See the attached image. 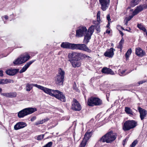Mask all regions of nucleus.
Segmentation results:
<instances>
[{
  "mask_svg": "<svg viewBox=\"0 0 147 147\" xmlns=\"http://www.w3.org/2000/svg\"><path fill=\"white\" fill-rule=\"evenodd\" d=\"M101 72L103 73L107 74H110L112 75L115 74V73L111 69L106 67L103 68L101 70Z\"/></svg>",
  "mask_w": 147,
  "mask_h": 147,
  "instance_id": "22",
  "label": "nucleus"
},
{
  "mask_svg": "<svg viewBox=\"0 0 147 147\" xmlns=\"http://www.w3.org/2000/svg\"><path fill=\"white\" fill-rule=\"evenodd\" d=\"M138 110L140 113V118L142 120L146 116L147 111L143 109L141 107H139Z\"/></svg>",
  "mask_w": 147,
  "mask_h": 147,
  "instance_id": "19",
  "label": "nucleus"
},
{
  "mask_svg": "<svg viewBox=\"0 0 147 147\" xmlns=\"http://www.w3.org/2000/svg\"><path fill=\"white\" fill-rule=\"evenodd\" d=\"M109 95L108 94H107L106 95V96H107V100H108V98L109 97Z\"/></svg>",
  "mask_w": 147,
  "mask_h": 147,
  "instance_id": "57",
  "label": "nucleus"
},
{
  "mask_svg": "<svg viewBox=\"0 0 147 147\" xmlns=\"http://www.w3.org/2000/svg\"><path fill=\"white\" fill-rule=\"evenodd\" d=\"M125 72V70H123V71H122L121 72V75L120 74V75L121 76H123V74Z\"/></svg>",
  "mask_w": 147,
  "mask_h": 147,
  "instance_id": "51",
  "label": "nucleus"
},
{
  "mask_svg": "<svg viewBox=\"0 0 147 147\" xmlns=\"http://www.w3.org/2000/svg\"><path fill=\"white\" fill-rule=\"evenodd\" d=\"M124 40L122 38L120 41L119 43V45L117 47L118 48L120 49L121 50L123 48L122 45L124 42Z\"/></svg>",
  "mask_w": 147,
  "mask_h": 147,
  "instance_id": "31",
  "label": "nucleus"
},
{
  "mask_svg": "<svg viewBox=\"0 0 147 147\" xmlns=\"http://www.w3.org/2000/svg\"><path fill=\"white\" fill-rule=\"evenodd\" d=\"M4 17L5 19L6 20H7L8 19V17L6 15H5Z\"/></svg>",
  "mask_w": 147,
  "mask_h": 147,
  "instance_id": "53",
  "label": "nucleus"
},
{
  "mask_svg": "<svg viewBox=\"0 0 147 147\" xmlns=\"http://www.w3.org/2000/svg\"><path fill=\"white\" fill-rule=\"evenodd\" d=\"M138 141L137 140H135L134 141V142L132 143V144L130 145V146L131 147H135L136 145L138 143Z\"/></svg>",
  "mask_w": 147,
  "mask_h": 147,
  "instance_id": "36",
  "label": "nucleus"
},
{
  "mask_svg": "<svg viewBox=\"0 0 147 147\" xmlns=\"http://www.w3.org/2000/svg\"><path fill=\"white\" fill-rule=\"evenodd\" d=\"M84 36V37L83 40V42L85 44L87 45L89 42L92 35L86 33V34H85Z\"/></svg>",
  "mask_w": 147,
  "mask_h": 147,
  "instance_id": "24",
  "label": "nucleus"
},
{
  "mask_svg": "<svg viewBox=\"0 0 147 147\" xmlns=\"http://www.w3.org/2000/svg\"><path fill=\"white\" fill-rule=\"evenodd\" d=\"M125 140H123V142H125Z\"/></svg>",
  "mask_w": 147,
  "mask_h": 147,
  "instance_id": "63",
  "label": "nucleus"
},
{
  "mask_svg": "<svg viewBox=\"0 0 147 147\" xmlns=\"http://www.w3.org/2000/svg\"><path fill=\"white\" fill-rule=\"evenodd\" d=\"M3 72L2 70H0V76L2 77L3 76Z\"/></svg>",
  "mask_w": 147,
  "mask_h": 147,
  "instance_id": "50",
  "label": "nucleus"
},
{
  "mask_svg": "<svg viewBox=\"0 0 147 147\" xmlns=\"http://www.w3.org/2000/svg\"><path fill=\"white\" fill-rule=\"evenodd\" d=\"M30 58V56L27 54L21 55L20 57L14 60L13 63L15 65L22 64L26 62Z\"/></svg>",
  "mask_w": 147,
  "mask_h": 147,
  "instance_id": "7",
  "label": "nucleus"
},
{
  "mask_svg": "<svg viewBox=\"0 0 147 147\" xmlns=\"http://www.w3.org/2000/svg\"><path fill=\"white\" fill-rule=\"evenodd\" d=\"M2 89L1 88H0V93L2 92Z\"/></svg>",
  "mask_w": 147,
  "mask_h": 147,
  "instance_id": "61",
  "label": "nucleus"
},
{
  "mask_svg": "<svg viewBox=\"0 0 147 147\" xmlns=\"http://www.w3.org/2000/svg\"><path fill=\"white\" fill-rule=\"evenodd\" d=\"M107 20L108 21V22H110L111 20V19H110V15L109 14H108L107 15Z\"/></svg>",
  "mask_w": 147,
  "mask_h": 147,
  "instance_id": "45",
  "label": "nucleus"
},
{
  "mask_svg": "<svg viewBox=\"0 0 147 147\" xmlns=\"http://www.w3.org/2000/svg\"><path fill=\"white\" fill-rule=\"evenodd\" d=\"M72 66L74 67H79L81 65V63L78 60V59L76 60H70Z\"/></svg>",
  "mask_w": 147,
  "mask_h": 147,
  "instance_id": "23",
  "label": "nucleus"
},
{
  "mask_svg": "<svg viewBox=\"0 0 147 147\" xmlns=\"http://www.w3.org/2000/svg\"><path fill=\"white\" fill-rule=\"evenodd\" d=\"M86 45L84 44H74L73 50H78L89 53L91 52L92 50L90 49Z\"/></svg>",
  "mask_w": 147,
  "mask_h": 147,
  "instance_id": "8",
  "label": "nucleus"
},
{
  "mask_svg": "<svg viewBox=\"0 0 147 147\" xmlns=\"http://www.w3.org/2000/svg\"><path fill=\"white\" fill-rule=\"evenodd\" d=\"M37 109L35 108H25L20 111L18 113V116L19 118H22L28 115L31 114L36 111Z\"/></svg>",
  "mask_w": 147,
  "mask_h": 147,
  "instance_id": "5",
  "label": "nucleus"
},
{
  "mask_svg": "<svg viewBox=\"0 0 147 147\" xmlns=\"http://www.w3.org/2000/svg\"><path fill=\"white\" fill-rule=\"evenodd\" d=\"M34 86L42 90L45 93L50 96H54L61 101L65 102L66 101L65 95L62 92L58 90H53L44 87L37 84H33Z\"/></svg>",
  "mask_w": 147,
  "mask_h": 147,
  "instance_id": "1",
  "label": "nucleus"
},
{
  "mask_svg": "<svg viewBox=\"0 0 147 147\" xmlns=\"http://www.w3.org/2000/svg\"><path fill=\"white\" fill-rule=\"evenodd\" d=\"M74 44H71L67 42H62L61 47L65 49H69L73 50Z\"/></svg>",
  "mask_w": 147,
  "mask_h": 147,
  "instance_id": "16",
  "label": "nucleus"
},
{
  "mask_svg": "<svg viewBox=\"0 0 147 147\" xmlns=\"http://www.w3.org/2000/svg\"><path fill=\"white\" fill-rule=\"evenodd\" d=\"M131 52L132 50L131 49H130L127 50L125 54V56L127 58L131 54Z\"/></svg>",
  "mask_w": 147,
  "mask_h": 147,
  "instance_id": "34",
  "label": "nucleus"
},
{
  "mask_svg": "<svg viewBox=\"0 0 147 147\" xmlns=\"http://www.w3.org/2000/svg\"><path fill=\"white\" fill-rule=\"evenodd\" d=\"M36 119V117L35 116H34L30 119V121H33L35 120Z\"/></svg>",
  "mask_w": 147,
  "mask_h": 147,
  "instance_id": "48",
  "label": "nucleus"
},
{
  "mask_svg": "<svg viewBox=\"0 0 147 147\" xmlns=\"http://www.w3.org/2000/svg\"><path fill=\"white\" fill-rule=\"evenodd\" d=\"M93 27L94 26H90L88 29V31H87L86 33L92 35L94 31V29L93 28Z\"/></svg>",
  "mask_w": 147,
  "mask_h": 147,
  "instance_id": "29",
  "label": "nucleus"
},
{
  "mask_svg": "<svg viewBox=\"0 0 147 147\" xmlns=\"http://www.w3.org/2000/svg\"><path fill=\"white\" fill-rule=\"evenodd\" d=\"M146 48H147V46L146 47Z\"/></svg>",
  "mask_w": 147,
  "mask_h": 147,
  "instance_id": "64",
  "label": "nucleus"
},
{
  "mask_svg": "<svg viewBox=\"0 0 147 147\" xmlns=\"http://www.w3.org/2000/svg\"><path fill=\"white\" fill-rule=\"evenodd\" d=\"M53 144V142H50L48 143L43 147H51Z\"/></svg>",
  "mask_w": 147,
  "mask_h": 147,
  "instance_id": "37",
  "label": "nucleus"
},
{
  "mask_svg": "<svg viewBox=\"0 0 147 147\" xmlns=\"http://www.w3.org/2000/svg\"><path fill=\"white\" fill-rule=\"evenodd\" d=\"M17 93L16 92H9V98H12L15 97L16 96Z\"/></svg>",
  "mask_w": 147,
  "mask_h": 147,
  "instance_id": "33",
  "label": "nucleus"
},
{
  "mask_svg": "<svg viewBox=\"0 0 147 147\" xmlns=\"http://www.w3.org/2000/svg\"><path fill=\"white\" fill-rule=\"evenodd\" d=\"M129 30H127V29H126V30H126V31H128V32H130V30H131V29H130V28H129Z\"/></svg>",
  "mask_w": 147,
  "mask_h": 147,
  "instance_id": "60",
  "label": "nucleus"
},
{
  "mask_svg": "<svg viewBox=\"0 0 147 147\" xmlns=\"http://www.w3.org/2000/svg\"><path fill=\"white\" fill-rule=\"evenodd\" d=\"M125 112L128 114H129L132 115H133V112L129 107H126L125 108Z\"/></svg>",
  "mask_w": 147,
  "mask_h": 147,
  "instance_id": "27",
  "label": "nucleus"
},
{
  "mask_svg": "<svg viewBox=\"0 0 147 147\" xmlns=\"http://www.w3.org/2000/svg\"><path fill=\"white\" fill-rule=\"evenodd\" d=\"M147 8V5H140L139 6L137 7L136 8L134 11L136 14H138L139 13L141 12L144 9Z\"/></svg>",
  "mask_w": 147,
  "mask_h": 147,
  "instance_id": "20",
  "label": "nucleus"
},
{
  "mask_svg": "<svg viewBox=\"0 0 147 147\" xmlns=\"http://www.w3.org/2000/svg\"><path fill=\"white\" fill-rule=\"evenodd\" d=\"M131 19V18L130 17H128L127 18H126V19L125 20L128 21H129Z\"/></svg>",
  "mask_w": 147,
  "mask_h": 147,
  "instance_id": "52",
  "label": "nucleus"
},
{
  "mask_svg": "<svg viewBox=\"0 0 147 147\" xmlns=\"http://www.w3.org/2000/svg\"><path fill=\"white\" fill-rule=\"evenodd\" d=\"M137 125V122L135 120H127L125 122L123 125V129L125 131H128L135 128Z\"/></svg>",
  "mask_w": 147,
  "mask_h": 147,
  "instance_id": "4",
  "label": "nucleus"
},
{
  "mask_svg": "<svg viewBox=\"0 0 147 147\" xmlns=\"http://www.w3.org/2000/svg\"><path fill=\"white\" fill-rule=\"evenodd\" d=\"M84 58H87V59L89 60H91L92 59V58L91 57L89 56H88L85 54V57Z\"/></svg>",
  "mask_w": 147,
  "mask_h": 147,
  "instance_id": "43",
  "label": "nucleus"
},
{
  "mask_svg": "<svg viewBox=\"0 0 147 147\" xmlns=\"http://www.w3.org/2000/svg\"><path fill=\"white\" fill-rule=\"evenodd\" d=\"M146 32V35L147 36V31L146 30V32Z\"/></svg>",
  "mask_w": 147,
  "mask_h": 147,
  "instance_id": "62",
  "label": "nucleus"
},
{
  "mask_svg": "<svg viewBox=\"0 0 147 147\" xmlns=\"http://www.w3.org/2000/svg\"><path fill=\"white\" fill-rule=\"evenodd\" d=\"M138 27L140 30H142L144 32L146 31V29L141 24H138L137 26Z\"/></svg>",
  "mask_w": 147,
  "mask_h": 147,
  "instance_id": "30",
  "label": "nucleus"
},
{
  "mask_svg": "<svg viewBox=\"0 0 147 147\" xmlns=\"http://www.w3.org/2000/svg\"><path fill=\"white\" fill-rule=\"evenodd\" d=\"M92 134V131L88 132L87 131L85 134L83 140H84L86 143V142L91 137Z\"/></svg>",
  "mask_w": 147,
  "mask_h": 147,
  "instance_id": "25",
  "label": "nucleus"
},
{
  "mask_svg": "<svg viewBox=\"0 0 147 147\" xmlns=\"http://www.w3.org/2000/svg\"><path fill=\"white\" fill-rule=\"evenodd\" d=\"M86 144V143L84 140H82L79 147H85Z\"/></svg>",
  "mask_w": 147,
  "mask_h": 147,
  "instance_id": "38",
  "label": "nucleus"
},
{
  "mask_svg": "<svg viewBox=\"0 0 147 147\" xmlns=\"http://www.w3.org/2000/svg\"><path fill=\"white\" fill-rule=\"evenodd\" d=\"M124 21H125V24L126 25H127L128 24V21H127L125 20H124Z\"/></svg>",
  "mask_w": 147,
  "mask_h": 147,
  "instance_id": "56",
  "label": "nucleus"
},
{
  "mask_svg": "<svg viewBox=\"0 0 147 147\" xmlns=\"http://www.w3.org/2000/svg\"><path fill=\"white\" fill-rule=\"evenodd\" d=\"M65 72L61 68H59L58 70V72L55 78V81L56 84L59 85H62L64 79Z\"/></svg>",
  "mask_w": 147,
  "mask_h": 147,
  "instance_id": "3",
  "label": "nucleus"
},
{
  "mask_svg": "<svg viewBox=\"0 0 147 147\" xmlns=\"http://www.w3.org/2000/svg\"><path fill=\"white\" fill-rule=\"evenodd\" d=\"M71 109L76 111H80L81 109V105L76 99L74 98L71 102Z\"/></svg>",
  "mask_w": 147,
  "mask_h": 147,
  "instance_id": "9",
  "label": "nucleus"
},
{
  "mask_svg": "<svg viewBox=\"0 0 147 147\" xmlns=\"http://www.w3.org/2000/svg\"><path fill=\"white\" fill-rule=\"evenodd\" d=\"M136 15H137V14H136V13L134 12V11L133 12L132 15L131 16H129V17H130L131 19L133 18V17Z\"/></svg>",
  "mask_w": 147,
  "mask_h": 147,
  "instance_id": "44",
  "label": "nucleus"
},
{
  "mask_svg": "<svg viewBox=\"0 0 147 147\" xmlns=\"http://www.w3.org/2000/svg\"><path fill=\"white\" fill-rule=\"evenodd\" d=\"M35 60H32L27 62L19 71L20 73H22L25 71L30 65L35 61Z\"/></svg>",
  "mask_w": 147,
  "mask_h": 147,
  "instance_id": "15",
  "label": "nucleus"
},
{
  "mask_svg": "<svg viewBox=\"0 0 147 147\" xmlns=\"http://www.w3.org/2000/svg\"><path fill=\"white\" fill-rule=\"evenodd\" d=\"M27 126L26 124L23 122H19L14 126V129L16 130L23 128Z\"/></svg>",
  "mask_w": 147,
  "mask_h": 147,
  "instance_id": "18",
  "label": "nucleus"
},
{
  "mask_svg": "<svg viewBox=\"0 0 147 147\" xmlns=\"http://www.w3.org/2000/svg\"><path fill=\"white\" fill-rule=\"evenodd\" d=\"M73 88L77 92H79V90L77 87L76 85L75 82H74V84L73 85Z\"/></svg>",
  "mask_w": 147,
  "mask_h": 147,
  "instance_id": "39",
  "label": "nucleus"
},
{
  "mask_svg": "<svg viewBox=\"0 0 147 147\" xmlns=\"http://www.w3.org/2000/svg\"><path fill=\"white\" fill-rule=\"evenodd\" d=\"M119 27H121V28L122 30H125V29H124V28H123V27H122L121 26H117V27H119Z\"/></svg>",
  "mask_w": 147,
  "mask_h": 147,
  "instance_id": "59",
  "label": "nucleus"
},
{
  "mask_svg": "<svg viewBox=\"0 0 147 147\" xmlns=\"http://www.w3.org/2000/svg\"><path fill=\"white\" fill-rule=\"evenodd\" d=\"M43 120H40L39 121H38L37 122H36L35 123V125H37L39 124H43L44 123L43 122Z\"/></svg>",
  "mask_w": 147,
  "mask_h": 147,
  "instance_id": "40",
  "label": "nucleus"
},
{
  "mask_svg": "<svg viewBox=\"0 0 147 147\" xmlns=\"http://www.w3.org/2000/svg\"><path fill=\"white\" fill-rule=\"evenodd\" d=\"M85 55V54H84L82 53H78V58L79 57L81 59H83L84 58Z\"/></svg>",
  "mask_w": 147,
  "mask_h": 147,
  "instance_id": "35",
  "label": "nucleus"
},
{
  "mask_svg": "<svg viewBox=\"0 0 147 147\" xmlns=\"http://www.w3.org/2000/svg\"><path fill=\"white\" fill-rule=\"evenodd\" d=\"M102 9L105 11L106 10L109 5L110 0H99Z\"/></svg>",
  "mask_w": 147,
  "mask_h": 147,
  "instance_id": "11",
  "label": "nucleus"
},
{
  "mask_svg": "<svg viewBox=\"0 0 147 147\" xmlns=\"http://www.w3.org/2000/svg\"><path fill=\"white\" fill-rule=\"evenodd\" d=\"M109 25H110V22H109L108 24H107V28L109 27Z\"/></svg>",
  "mask_w": 147,
  "mask_h": 147,
  "instance_id": "58",
  "label": "nucleus"
},
{
  "mask_svg": "<svg viewBox=\"0 0 147 147\" xmlns=\"http://www.w3.org/2000/svg\"><path fill=\"white\" fill-rule=\"evenodd\" d=\"M136 54L137 56L140 57H142L146 55L145 51L139 47L136 48Z\"/></svg>",
  "mask_w": 147,
  "mask_h": 147,
  "instance_id": "13",
  "label": "nucleus"
},
{
  "mask_svg": "<svg viewBox=\"0 0 147 147\" xmlns=\"http://www.w3.org/2000/svg\"><path fill=\"white\" fill-rule=\"evenodd\" d=\"M119 31V33L122 36H123V32H121V31Z\"/></svg>",
  "mask_w": 147,
  "mask_h": 147,
  "instance_id": "55",
  "label": "nucleus"
},
{
  "mask_svg": "<svg viewBox=\"0 0 147 147\" xmlns=\"http://www.w3.org/2000/svg\"><path fill=\"white\" fill-rule=\"evenodd\" d=\"M100 12L99 11L97 14V21H95L94 24H95V26L96 28V30L98 32H100V28L99 24L101 21L100 18Z\"/></svg>",
  "mask_w": 147,
  "mask_h": 147,
  "instance_id": "12",
  "label": "nucleus"
},
{
  "mask_svg": "<svg viewBox=\"0 0 147 147\" xmlns=\"http://www.w3.org/2000/svg\"><path fill=\"white\" fill-rule=\"evenodd\" d=\"M49 119L48 118H46L45 119H42V120L43 121V123H44L46 121H48Z\"/></svg>",
  "mask_w": 147,
  "mask_h": 147,
  "instance_id": "49",
  "label": "nucleus"
},
{
  "mask_svg": "<svg viewBox=\"0 0 147 147\" xmlns=\"http://www.w3.org/2000/svg\"><path fill=\"white\" fill-rule=\"evenodd\" d=\"M44 135H38L37 138V140H41L44 137Z\"/></svg>",
  "mask_w": 147,
  "mask_h": 147,
  "instance_id": "42",
  "label": "nucleus"
},
{
  "mask_svg": "<svg viewBox=\"0 0 147 147\" xmlns=\"http://www.w3.org/2000/svg\"><path fill=\"white\" fill-rule=\"evenodd\" d=\"M13 80H12L7 79V84L8 83H13Z\"/></svg>",
  "mask_w": 147,
  "mask_h": 147,
  "instance_id": "47",
  "label": "nucleus"
},
{
  "mask_svg": "<svg viewBox=\"0 0 147 147\" xmlns=\"http://www.w3.org/2000/svg\"><path fill=\"white\" fill-rule=\"evenodd\" d=\"M33 84H27L26 85V90L28 91H30L32 88V86H34Z\"/></svg>",
  "mask_w": 147,
  "mask_h": 147,
  "instance_id": "28",
  "label": "nucleus"
},
{
  "mask_svg": "<svg viewBox=\"0 0 147 147\" xmlns=\"http://www.w3.org/2000/svg\"><path fill=\"white\" fill-rule=\"evenodd\" d=\"M146 81V80H142V81H140L139 82H138V83L139 84H143Z\"/></svg>",
  "mask_w": 147,
  "mask_h": 147,
  "instance_id": "46",
  "label": "nucleus"
},
{
  "mask_svg": "<svg viewBox=\"0 0 147 147\" xmlns=\"http://www.w3.org/2000/svg\"><path fill=\"white\" fill-rule=\"evenodd\" d=\"M18 69H11L6 71V74L9 76H14L17 73L19 72Z\"/></svg>",
  "mask_w": 147,
  "mask_h": 147,
  "instance_id": "17",
  "label": "nucleus"
},
{
  "mask_svg": "<svg viewBox=\"0 0 147 147\" xmlns=\"http://www.w3.org/2000/svg\"><path fill=\"white\" fill-rule=\"evenodd\" d=\"M115 51V49L113 48H111L110 49L106 51L104 55L106 57L112 58L114 55V51Z\"/></svg>",
  "mask_w": 147,
  "mask_h": 147,
  "instance_id": "14",
  "label": "nucleus"
},
{
  "mask_svg": "<svg viewBox=\"0 0 147 147\" xmlns=\"http://www.w3.org/2000/svg\"><path fill=\"white\" fill-rule=\"evenodd\" d=\"M141 0H132L130 2V5L131 7H134L137 5Z\"/></svg>",
  "mask_w": 147,
  "mask_h": 147,
  "instance_id": "26",
  "label": "nucleus"
},
{
  "mask_svg": "<svg viewBox=\"0 0 147 147\" xmlns=\"http://www.w3.org/2000/svg\"><path fill=\"white\" fill-rule=\"evenodd\" d=\"M106 32L108 34H109L110 33V31L108 30H107L106 31Z\"/></svg>",
  "mask_w": 147,
  "mask_h": 147,
  "instance_id": "54",
  "label": "nucleus"
},
{
  "mask_svg": "<svg viewBox=\"0 0 147 147\" xmlns=\"http://www.w3.org/2000/svg\"><path fill=\"white\" fill-rule=\"evenodd\" d=\"M117 137L116 133H114L112 131H110L102 136L99 141L102 142L111 143L115 140Z\"/></svg>",
  "mask_w": 147,
  "mask_h": 147,
  "instance_id": "2",
  "label": "nucleus"
},
{
  "mask_svg": "<svg viewBox=\"0 0 147 147\" xmlns=\"http://www.w3.org/2000/svg\"><path fill=\"white\" fill-rule=\"evenodd\" d=\"M78 53L72 52L69 53L68 57L69 58L71 59V60H76L78 59Z\"/></svg>",
  "mask_w": 147,
  "mask_h": 147,
  "instance_id": "21",
  "label": "nucleus"
},
{
  "mask_svg": "<svg viewBox=\"0 0 147 147\" xmlns=\"http://www.w3.org/2000/svg\"><path fill=\"white\" fill-rule=\"evenodd\" d=\"M1 95L5 96L9 98V92L1 93Z\"/></svg>",
  "mask_w": 147,
  "mask_h": 147,
  "instance_id": "41",
  "label": "nucleus"
},
{
  "mask_svg": "<svg viewBox=\"0 0 147 147\" xmlns=\"http://www.w3.org/2000/svg\"><path fill=\"white\" fill-rule=\"evenodd\" d=\"M102 104V101L100 99L94 97H91L88 98L87 101L88 105L91 107L100 105Z\"/></svg>",
  "mask_w": 147,
  "mask_h": 147,
  "instance_id": "6",
  "label": "nucleus"
},
{
  "mask_svg": "<svg viewBox=\"0 0 147 147\" xmlns=\"http://www.w3.org/2000/svg\"><path fill=\"white\" fill-rule=\"evenodd\" d=\"M87 29L85 27H80L76 31V36L77 37L83 36L87 32Z\"/></svg>",
  "mask_w": 147,
  "mask_h": 147,
  "instance_id": "10",
  "label": "nucleus"
},
{
  "mask_svg": "<svg viewBox=\"0 0 147 147\" xmlns=\"http://www.w3.org/2000/svg\"><path fill=\"white\" fill-rule=\"evenodd\" d=\"M7 79H0V84H7Z\"/></svg>",
  "mask_w": 147,
  "mask_h": 147,
  "instance_id": "32",
  "label": "nucleus"
}]
</instances>
